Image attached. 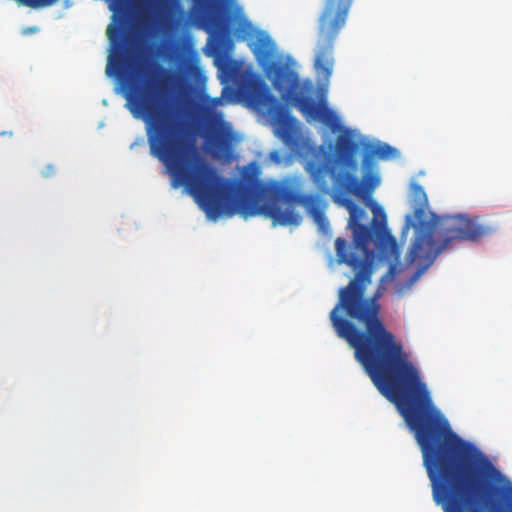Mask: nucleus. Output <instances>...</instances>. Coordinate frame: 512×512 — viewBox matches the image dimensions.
Returning <instances> with one entry per match:
<instances>
[{"label": "nucleus", "mask_w": 512, "mask_h": 512, "mask_svg": "<svg viewBox=\"0 0 512 512\" xmlns=\"http://www.w3.org/2000/svg\"><path fill=\"white\" fill-rule=\"evenodd\" d=\"M121 75L127 107L146 125L150 154L167 168L172 186H186L211 219L238 212L243 218L262 215L273 226L298 225L301 205L322 231L329 227L324 204L317 195L300 194L290 181L264 185L250 179L231 182L202 159L186 139V124L178 110L163 68L147 71L133 66L123 47L121 29Z\"/></svg>", "instance_id": "f257e3e1"}, {"label": "nucleus", "mask_w": 512, "mask_h": 512, "mask_svg": "<svg viewBox=\"0 0 512 512\" xmlns=\"http://www.w3.org/2000/svg\"><path fill=\"white\" fill-rule=\"evenodd\" d=\"M345 195L337 191L334 201L349 212L353 242L338 237L335 250L338 263L349 266L354 275L338 290V302L329 314L331 325L336 335L354 349L356 360L400 414H442L403 343L382 321L381 293L366 296L374 272L370 245L385 228V219L376 228L362 224L367 217L365 209Z\"/></svg>", "instance_id": "f03ea898"}, {"label": "nucleus", "mask_w": 512, "mask_h": 512, "mask_svg": "<svg viewBox=\"0 0 512 512\" xmlns=\"http://www.w3.org/2000/svg\"><path fill=\"white\" fill-rule=\"evenodd\" d=\"M431 482L433 500L444 512H481L485 476L500 475L472 444L458 435H414Z\"/></svg>", "instance_id": "7ed1b4c3"}, {"label": "nucleus", "mask_w": 512, "mask_h": 512, "mask_svg": "<svg viewBox=\"0 0 512 512\" xmlns=\"http://www.w3.org/2000/svg\"><path fill=\"white\" fill-rule=\"evenodd\" d=\"M431 482L433 500L444 512H481L485 476L500 475L472 444L459 436H415Z\"/></svg>", "instance_id": "20e7f679"}, {"label": "nucleus", "mask_w": 512, "mask_h": 512, "mask_svg": "<svg viewBox=\"0 0 512 512\" xmlns=\"http://www.w3.org/2000/svg\"><path fill=\"white\" fill-rule=\"evenodd\" d=\"M411 214L405 216L403 231L413 228L415 237L406 255L409 264L418 263L415 278L423 274L445 249L454 242H478L492 234L495 228L481 225L477 217L466 214L437 215L431 211L423 187L413 182L409 189Z\"/></svg>", "instance_id": "39448f33"}, {"label": "nucleus", "mask_w": 512, "mask_h": 512, "mask_svg": "<svg viewBox=\"0 0 512 512\" xmlns=\"http://www.w3.org/2000/svg\"><path fill=\"white\" fill-rule=\"evenodd\" d=\"M254 53L259 61L265 62V74L272 81L274 88L280 92L282 99L293 102L308 121L319 120L329 124L336 119L334 113L324 104L298 92L300 82L295 71L283 64L270 62L274 53V44L269 37L258 39Z\"/></svg>", "instance_id": "423d86ee"}, {"label": "nucleus", "mask_w": 512, "mask_h": 512, "mask_svg": "<svg viewBox=\"0 0 512 512\" xmlns=\"http://www.w3.org/2000/svg\"><path fill=\"white\" fill-rule=\"evenodd\" d=\"M193 17L208 32L245 39L252 25L235 0H193Z\"/></svg>", "instance_id": "0eeeda50"}, {"label": "nucleus", "mask_w": 512, "mask_h": 512, "mask_svg": "<svg viewBox=\"0 0 512 512\" xmlns=\"http://www.w3.org/2000/svg\"><path fill=\"white\" fill-rule=\"evenodd\" d=\"M247 96L251 103L267 113L276 125V134L286 144L294 140L292 124L294 119L290 116L288 108L277 101L263 82L255 81L249 84Z\"/></svg>", "instance_id": "6e6552de"}, {"label": "nucleus", "mask_w": 512, "mask_h": 512, "mask_svg": "<svg viewBox=\"0 0 512 512\" xmlns=\"http://www.w3.org/2000/svg\"><path fill=\"white\" fill-rule=\"evenodd\" d=\"M234 134L223 114H213L206 122V145L213 158L230 161L233 157Z\"/></svg>", "instance_id": "1a4fd4ad"}, {"label": "nucleus", "mask_w": 512, "mask_h": 512, "mask_svg": "<svg viewBox=\"0 0 512 512\" xmlns=\"http://www.w3.org/2000/svg\"><path fill=\"white\" fill-rule=\"evenodd\" d=\"M379 182V177L371 174L364 178V183H361L357 177L347 171L334 176V185L338 192L342 194H352L362 198L365 204L372 210L375 217L380 215L382 219H385L386 215L384 210L371 198V193L378 186ZM375 222L376 218L373 219V223Z\"/></svg>", "instance_id": "9d476101"}, {"label": "nucleus", "mask_w": 512, "mask_h": 512, "mask_svg": "<svg viewBox=\"0 0 512 512\" xmlns=\"http://www.w3.org/2000/svg\"><path fill=\"white\" fill-rule=\"evenodd\" d=\"M353 0H324L318 18V30H342L347 22Z\"/></svg>", "instance_id": "9b49d317"}, {"label": "nucleus", "mask_w": 512, "mask_h": 512, "mask_svg": "<svg viewBox=\"0 0 512 512\" xmlns=\"http://www.w3.org/2000/svg\"><path fill=\"white\" fill-rule=\"evenodd\" d=\"M357 147V143L349 136L340 135L336 142V162L346 168H355L354 153Z\"/></svg>", "instance_id": "f8f14e48"}, {"label": "nucleus", "mask_w": 512, "mask_h": 512, "mask_svg": "<svg viewBox=\"0 0 512 512\" xmlns=\"http://www.w3.org/2000/svg\"><path fill=\"white\" fill-rule=\"evenodd\" d=\"M308 170L318 190L325 194L328 193L329 187L327 176L330 173L334 176L333 170H331L326 164H310Z\"/></svg>", "instance_id": "ddd939ff"}, {"label": "nucleus", "mask_w": 512, "mask_h": 512, "mask_svg": "<svg viewBox=\"0 0 512 512\" xmlns=\"http://www.w3.org/2000/svg\"><path fill=\"white\" fill-rule=\"evenodd\" d=\"M154 19L159 24H166L173 10V0H155L152 5Z\"/></svg>", "instance_id": "4468645a"}, {"label": "nucleus", "mask_w": 512, "mask_h": 512, "mask_svg": "<svg viewBox=\"0 0 512 512\" xmlns=\"http://www.w3.org/2000/svg\"><path fill=\"white\" fill-rule=\"evenodd\" d=\"M224 102L225 101L222 96L215 97V98L207 97L204 99L205 105L203 108V113H204L205 122H210V118L213 114H223L222 112L216 111V108L218 106H222L224 104Z\"/></svg>", "instance_id": "2eb2a0df"}, {"label": "nucleus", "mask_w": 512, "mask_h": 512, "mask_svg": "<svg viewBox=\"0 0 512 512\" xmlns=\"http://www.w3.org/2000/svg\"><path fill=\"white\" fill-rule=\"evenodd\" d=\"M395 152H396V149H394L390 145L384 143V144H379V145L374 146L371 149L370 153H371V155L378 157L380 159H386L389 156L394 155Z\"/></svg>", "instance_id": "dca6fc26"}, {"label": "nucleus", "mask_w": 512, "mask_h": 512, "mask_svg": "<svg viewBox=\"0 0 512 512\" xmlns=\"http://www.w3.org/2000/svg\"><path fill=\"white\" fill-rule=\"evenodd\" d=\"M58 0H25L24 3L33 8L48 7L55 4Z\"/></svg>", "instance_id": "f3484780"}, {"label": "nucleus", "mask_w": 512, "mask_h": 512, "mask_svg": "<svg viewBox=\"0 0 512 512\" xmlns=\"http://www.w3.org/2000/svg\"><path fill=\"white\" fill-rule=\"evenodd\" d=\"M55 173V167L53 165H47L46 168L42 171V175L44 177H49Z\"/></svg>", "instance_id": "a211bd4d"}, {"label": "nucleus", "mask_w": 512, "mask_h": 512, "mask_svg": "<svg viewBox=\"0 0 512 512\" xmlns=\"http://www.w3.org/2000/svg\"><path fill=\"white\" fill-rule=\"evenodd\" d=\"M6 134H7V132H1V133H0V135H2V136L6 135ZM8 135H10V136H11V135H12V133H11V132H9V133H8Z\"/></svg>", "instance_id": "6ab92c4d"}]
</instances>
